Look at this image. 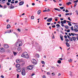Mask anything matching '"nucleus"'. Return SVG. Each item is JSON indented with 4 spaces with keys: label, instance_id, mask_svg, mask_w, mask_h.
Returning <instances> with one entry per match:
<instances>
[{
    "label": "nucleus",
    "instance_id": "dca6fc26",
    "mask_svg": "<svg viewBox=\"0 0 78 78\" xmlns=\"http://www.w3.org/2000/svg\"><path fill=\"white\" fill-rule=\"evenodd\" d=\"M54 19H55V22H57V21H58V19H58V17H54Z\"/></svg>",
    "mask_w": 78,
    "mask_h": 78
},
{
    "label": "nucleus",
    "instance_id": "e2e57ef3",
    "mask_svg": "<svg viewBox=\"0 0 78 78\" xmlns=\"http://www.w3.org/2000/svg\"><path fill=\"white\" fill-rule=\"evenodd\" d=\"M47 11V10H45L43 11V12H46Z\"/></svg>",
    "mask_w": 78,
    "mask_h": 78
},
{
    "label": "nucleus",
    "instance_id": "6e6552de",
    "mask_svg": "<svg viewBox=\"0 0 78 78\" xmlns=\"http://www.w3.org/2000/svg\"><path fill=\"white\" fill-rule=\"evenodd\" d=\"M17 51H22V49L20 47H18L17 48Z\"/></svg>",
    "mask_w": 78,
    "mask_h": 78
},
{
    "label": "nucleus",
    "instance_id": "b1692460",
    "mask_svg": "<svg viewBox=\"0 0 78 78\" xmlns=\"http://www.w3.org/2000/svg\"><path fill=\"white\" fill-rule=\"evenodd\" d=\"M57 63H58V64H61V61L60 60H58L57 61Z\"/></svg>",
    "mask_w": 78,
    "mask_h": 78
},
{
    "label": "nucleus",
    "instance_id": "052dcab7",
    "mask_svg": "<svg viewBox=\"0 0 78 78\" xmlns=\"http://www.w3.org/2000/svg\"><path fill=\"white\" fill-rule=\"evenodd\" d=\"M58 59H59L60 60H61V61H62V58H58Z\"/></svg>",
    "mask_w": 78,
    "mask_h": 78
},
{
    "label": "nucleus",
    "instance_id": "aec40b11",
    "mask_svg": "<svg viewBox=\"0 0 78 78\" xmlns=\"http://www.w3.org/2000/svg\"><path fill=\"white\" fill-rule=\"evenodd\" d=\"M60 38L61 40V41H63V37L62 36H60Z\"/></svg>",
    "mask_w": 78,
    "mask_h": 78
},
{
    "label": "nucleus",
    "instance_id": "09e8293b",
    "mask_svg": "<svg viewBox=\"0 0 78 78\" xmlns=\"http://www.w3.org/2000/svg\"><path fill=\"white\" fill-rule=\"evenodd\" d=\"M52 28H55V25H54L53 26H51Z\"/></svg>",
    "mask_w": 78,
    "mask_h": 78
},
{
    "label": "nucleus",
    "instance_id": "a878e982",
    "mask_svg": "<svg viewBox=\"0 0 78 78\" xmlns=\"http://www.w3.org/2000/svg\"><path fill=\"white\" fill-rule=\"evenodd\" d=\"M69 39L71 42H73V39H72V38L71 37L70 38H69Z\"/></svg>",
    "mask_w": 78,
    "mask_h": 78
},
{
    "label": "nucleus",
    "instance_id": "774afa93",
    "mask_svg": "<svg viewBox=\"0 0 78 78\" xmlns=\"http://www.w3.org/2000/svg\"><path fill=\"white\" fill-rule=\"evenodd\" d=\"M58 16H59V17H61V14H59V15H58Z\"/></svg>",
    "mask_w": 78,
    "mask_h": 78
},
{
    "label": "nucleus",
    "instance_id": "f3484780",
    "mask_svg": "<svg viewBox=\"0 0 78 78\" xmlns=\"http://www.w3.org/2000/svg\"><path fill=\"white\" fill-rule=\"evenodd\" d=\"M16 67H20V64H16Z\"/></svg>",
    "mask_w": 78,
    "mask_h": 78
},
{
    "label": "nucleus",
    "instance_id": "2eb2a0df",
    "mask_svg": "<svg viewBox=\"0 0 78 78\" xmlns=\"http://www.w3.org/2000/svg\"><path fill=\"white\" fill-rule=\"evenodd\" d=\"M54 9L56 11H61V9L56 8H54Z\"/></svg>",
    "mask_w": 78,
    "mask_h": 78
},
{
    "label": "nucleus",
    "instance_id": "37998d69",
    "mask_svg": "<svg viewBox=\"0 0 78 78\" xmlns=\"http://www.w3.org/2000/svg\"><path fill=\"white\" fill-rule=\"evenodd\" d=\"M47 75H50V73L49 72H47Z\"/></svg>",
    "mask_w": 78,
    "mask_h": 78
},
{
    "label": "nucleus",
    "instance_id": "412c9836",
    "mask_svg": "<svg viewBox=\"0 0 78 78\" xmlns=\"http://www.w3.org/2000/svg\"><path fill=\"white\" fill-rule=\"evenodd\" d=\"M74 28H75V29H78V26L76 25H75Z\"/></svg>",
    "mask_w": 78,
    "mask_h": 78
},
{
    "label": "nucleus",
    "instance_id": "0e129e2a",
    "mask_svg": "<svg viewBox=\"0 0 78 78\" xmlns=\"http://www.w3.org/2000/svg\"><path fill=\"white\" fill-rule=\"evenodd\" d=\"M35 74H34V73H33L32 74V75L31 76H34V75Z\"/></svg>",
    "mask_w": 78,
    "mask_h": 78
},
{
    "label": "nucleus",
    "instance_id": "4c0bfd02",
    "mask_svg": "<svg viewBox=\"0 0 78 78\" xmlns=\"http://www.w3.org/2000/svg\"><path fill=\"white\" fill-rule=\"evenodd\" d=\"M70 29H69L68 30L66 31V32L67 33H69V32H70Z\"/></svg>",
    "mask_w": 78,
    "mask_h": 78
},
{
    "label": "nucleus",
    "instance_id": "c9c22d12",
    "mask_svg": "<svg viewBox=\"0 0 78 78\" xmlns=\"http://www.w3.org/2000/svg\"><path fill=\"white\" fill-rule=\"evenodd\" d=\"M56 26L58 27H60V25H59V24H57L56 25Z\"/></svg>",
    "mask_w": 78,
    "mask_h": 78
},
{
    "label": "nucleus",
    "instance_id": "de8ad7c7",
    "mask_svg": "<svg viewBox=\"0 0 78 78\" xmlns=\"http://www.w3.org/2000/svg\"><path fill=\"white\" fill-rule=\"evenodd\" d=\"M70 13H66L65 14L66 16H68V15H69Z\"/></svg>",
    "mask_w": 78,
    "mask_h": 78
},
{
    "label": "nucleus",
    "instance_id": "ea45409f",
    "mask_svg": "<svg viewBox=\"0 0 78 78\" xmlns=\"http://www.w3.org/2000/svg\"><path fill=\"white\" fill-rule=\"evenodd\" d=\"M65 41H66V42H69V39H66Z\"/></svg>",
    "mask_w": 78,
    "mask_h": 78
},
{
    "label": "nucleus",
    "instance_id": "9b49d317",
    "mask_svg": "<svg viewBox=\"0 0 78 78\" xmlns=\"http://www.w3.org/2000/svg\"><path fill=\"white\" fill-rule=\"evenodd\" d=\"M17 70L18 72H21V68H18L17 69Z\"/></svg>",
    "mask_w": 78,
    "mask_h": 78
},
{
    "label": "nucleus",
    "instance_id": "7c9ffc66",
    "mask_svg": "<svg viewBox=\"0 0 78 78\" xmlns=\"http://www.w3.org/2000/svg\"><path fill=\"white\" fill-rule=\"evenodd\" d=\"M52 35L53 36V37H52V39H55V36H54V35L53 34V33H52Z\"/></svg>",
    "mask_w": 78,
    "mask_h": 78
},
{
    "label": "nucleus",
    "instance_id": "e433bc0d",
    "mask_svg": "<svg viewBox=\"0 0 78 78\" xmlns=\"http://www.w3.org/2000/svg\"><path fill=\"white\" fill-rule=\"evenodd\" d=\"M65 28H66V29H69V27L67 26H65Z\"/></svg>",
    "mask_w": 78,
    "mask_h": 78
},
{
    "label": "nucleus",
    "instance_id": "f8f14e48",
    "mask_svg": "<svg viewBox=\"0 0 78 78\" xmlns=\"http://www.w3.org/2000/svg\"><path fill=\"white\" fill-rule=\"evenodd\" d=\"M69 75L70 76L72 77V76H73V74L72 73V72L70 71L69 72Z\"/></svg>",
    "mask_w": 78,
    "mask_h": 78
},
{
    "label": "nucleus",
    "instance_id": "680f3d73",
    "mask_svg": "<svg viewBox=\"0 0 78 78\" xmlns=\"http://www.w3.org/2000/svg\"><path fill=\"white\" fill-rule=\"evenodd\" d=\"M61 25L62 27H64V24H62Z\"/></svg>",
    "mask_w": 78,
    "mask_h": 78
},
{
    "label": "nucleus",
    "instance_id": "4d7b16f0",
    "mask_svg": "<svg viewBox=\"0 0 78 78\" xmlns=\"http://www.w3.org/2000/svg\"><path fill=\"white\" fill-rule=\"evenodd\" d=\"M74 3H77V2H78V0H76V1H74Z\"/></svg>",
    "mask_w": 78,
    "mask_h": 78
},
{
    "label": "nucleus",
    "instance_id": "6e6d98bb",
    "mask_svg": "<svg viewBox=\"0 0 78 78\" xmlns=\"http://www.w3.org/2000/svg\"><path fill=\"white\" fill-rule=\"evenodd\" d=\"M15 3H18V1H16L15 2Z\"/></svg>",
    "mask_w": 78,
    "mask_h": 78
},
{
    "label": "nucleus",
    "instance_id": "5701e85b",
    "mask_svg": "<svg viewBox=\"0 0 78 78\" xmlns=\"http://www.w3.org/2000/svg\"><path fill=\"white\" fill-rule=\"evenodd\" d=\"M66 44L67 47H70V44L67 42H66Z\"/></svg>",
    "mask_w": 78,
    "mask_h": 78
},
{
    "label": "nucleus",
    "instance_id": "9d476101",
    "mask_svg": "<svg viewBox=\"0 0 78 78\" xmlns=\"http://www.w3.org/2000/svg\"><path fill=\"white\" fill-rule=\"evenodd\" d=\"M23 3H24V2H20L19 5L20 6H21L22 5H23Z\"/></svg>",
    "mask_w": 78,
    "mask_h": 78
},
{
    "label": "nucleus",
    "instance_id": "4be33fe9",
    "mask_svg": "<svg viewBox=\"0 0 78 78\" xmlns=\"http://www.w3.org/2000/svg\"><path fill=\"white\" fill-rule=\"evenodd\" d=\"M10 9H13V8H14V6L13 5L10 6Z\"/></svg>",
    "mask_w": 78,
    "mask_h": 78
},
{
    "label": "nucleus",
    "instance_id": "ddd939ff",
    "mask_svg": "<svg viewBox=\"0 0 78 78\" xmlns=\"http://www.w3.org/2000/svg\"><path fill=\"white\" fill-rule=\"evenodd\" d=\"M20 59H17L16 61V62L18 63H20Z\"/></svg>",
    "mask_w": 78,
    "mask_h": 78
},
{
    "label": "nucleus",
    "instance_id": "69168bd1",
    "mask_svg": "<svg viewBox=\"0 0 78 78\" xmlns=\"http://www.w3.org/2000/svg\"><path fill=\"white\" fill-rule=\"evenodd\" d=\"M60 20H64V19H63V18H60Z\"/></svg>",
    "mask_w": 78,
    "mask_h": 78
},
{
    "label": "nucleus",
    "instance_id": "864d4df0",
    "mask_svg": "<svg viewBox=\"0 0 78 78\" xmlns=\"http://www.w3.org/2000/svg\"><path fill=\"white\" fill-rule=\"evenodd\" d=\"M66 12H69V11L67 9L65 11Z\"/></svg>",
    "mask_w": 78,
    "mask_h": 78
},
{
    "label": "nucleus",
    "instance_id": "1a4fd4ad",
    "mask_svg": "<svg viewBox=\"0 0 78 78\" xmlns=\"http://www.w3.org/2000/svg\"><path fill=\"white\" fill-rule=\"evenodd\" d=\"M4 47L5 48H9V46L7 44H5L4 45Z\"/></svg>",
    "mask_w": 78,
    "mask_h": 78
},
{
    "label": "nucleus",
    "instance_id": "8fccbe9b",
    "mask_svg": "<svg viewBox=\"0 0 78 78\" xmlns=\"http://www.w3.org/2000/svg\"><path fill=\"white\" fill-rule=\"evenodd\" d=\"M71 35L73 36H74V34H73V33H71Z\"/></svg>",
    "mask_w": 78,
    "mask_h": 78
},
{
    "label": "nucleus",
    "instance_id": "bf43d9fd",
    "mask_svg": "<svg viewBox=\"0 0 78 78\" xmlns=\"http://www.w3.org/2000/svg\"><path fill=\"white\" fill-rule=\"evenodd\" d=\"M68 20H69L70 21H71V20H70V17H68Z\"/></svg>",
    "mask_w": 78,
    "mask_h": 78
},
{
    "label": "nucleus",
    "instance_id": "4468645a",
    "mask_svg": "<svg viewBox=\"0 0 78 78\" xmlns=\"http://www.w3.org/2000/svg\"><path fill=\"white\" fill-rule=\"evenodd\" d=\"M72 39H73V41H76V37H72Z\"/></svg>",
    "mask_w": 78,
    "mask_h": 78
},
{
    "label": "nucleus",
    "instance_id": "a18cd8bd",
    "mask_svg": "<svg viewBox=\"0 0 78 78\" xmlns=\"http://www.w3.org/2000/svg\"><path fill=\"white\" fill-rule=\"evenodd\" d=\"M68 25L69 26H72V24L70 23H68Z\"/></svg>",
    "mask_w": 78,
    "mask_h": 78
},
{
    "label": "nucleus",
    "instance_id": "393cba45",
    "mask_svg": "<svg viewBox=\"0 0 78 78\" xmlns=\"http://www.w3.org/2000/svg\"><path fill=\"white\" fill-rule=\"evenodd\" d=\"M41 10H38L37 12L38 14H41Z\"/></svg>",
    "mask_w": 78,
    "mask_h": 78
},
{
    "label": "nucleus",
    "instance_id": "0eeeda50",
    "mask_svg": "<svg viewBox=\"0 0 78 78\" xmlns=\"http://www.w3.org/2000/svg\"><path fill=\"white\" fill-rule=\"evenodd\" d=\"M52 20H53L52 18H50L48 19L47 21V22H51V21H52Z\"/></svg>",
    "mask_w": 78,
    "mask_h": 78
},
{
    "label": "nucleus",
    "instance_id": "c756f323",
    "mask_svg": "<svg viewBox=\"0 0 78 78\" xmlns=\"http://www.w3.org/2000/svg\"><path fill=\"white\" fill-rule=\"evenodd\" d=\"M74 30L75 31V32H78V30L76 29H74Z\"/></svg>",
    "mask_w": 78,
    "mask_h": 78
},
{
    "label": "nucleus",
    "instance_id": "c85d7f7f",
    "mask_svg": "<svg viewBox=\"0 0 78 78\" xmlns=\"http://www.w3.org/2000/svg\"><path fill=\"white\" fill-rule=\"evenodd\" d=\"M13 54L15 56H16V55H17V53L15 52H13Z\"/></svg>",
    "mask_w": 78,
    "mask_h": 78
},
{
    "label": "nucleus",
    "instance_id": "f257e3e1",
    "mask_svg": "<svg viewBox=\"0 0 78 78\" xmlns=\"http://www.w3.org/2000/svg\"><path fill=\"white\" fill-rule=\"evenodd\" d=\"M21 56L23 58H25L26 59L29 58V56L28 55V53L27 52H24L21 55Z\"/></svg>",
    "mask_w": 78,
    "mask_h": 78
},
{
    "label": "nucleus",
    "instance_id": "72a5a7b5",
    "mask_svg": "<svg viewBox=\"0 0 78 78\" xmlns=\"http://www.w3.org/2000/svg\"><path fill=\"white\" fill-rule=\"evenodd\" d=\"M36 57H37V58H39V55L38 54H36Z\"/></svg>",
    "mask_w": 78,
    "mask_h": 78
},
{
    "label": "nucleus",
    "instance_id": "79ce46f5",
    "mask_svg": "<svg viewBox=\"0 0 78 78\" xmlns=\"http://www.w3.org/2000/svg\"><path fill=\"white\" fill-rule=\"evenodd\" d=\"M61 23H62V24H64V22L62 21H61Z\"/></svg>",
    "mask_w": 78,
    "mask_h": 78
},
{
    "label": "nucleus",
    "instance_id": "13d9d810",
    "mask_svg": "<svg viewBox=\"0 0 78 78\" xmlns=\"http://www.w3.org/2000/svg\"><path fill=\"white\" fill-rule=\"evenodd\" d=\"M64 37L65 38H66H66H67V36L66 35H65Z\"/></svg>",
    "mask_w": 78,
    "mask_h": 78
},
{
    "label": "nucleus",
    "instance_id": "a19ab883",
    "mask_svg": "<svg viewBox=\"0 0 78 78\" xmlns=\"http://www.w3.org/2000/svg\"><path fill=\"white\" fill-rule=\"evenodd\" d=\"M60 8L61 9H64V7H61Z\"/></svg>",
    "mask_w": 78,
    "mask_h": 78
},
{
    "label": "nucleus",
    "instance_id": "f704fd0d",
    "mask_svg": "<svg viewBox=\"0 0 78 78\" xmlns=\"http://www.w3.org/2000/svg\"><path fill=\"white\" fill-rule=\"evenodd\" d=\"M71 30L72 31H73V27H71Z\"/></svg>",
    "mask_w": 78,
    "mask_h": 78
},
{
    "label": "nucleus",
    "instance_id": "5fc2aeb1",
    "mask_svg": "<svg viewBox=\"0 0 78 78\" xmlns=\"http://www.w3.org/2000/svg\"><path fill=\"white\" fill-rule=\"evenodd\" d=\"M17 78H19V74H17Z\"/></svg>",
    "mask_w": 78,
    "mask_h": 78
},
{
    "label": "nucleus",
    "instance_id": "338daca9",
    "mask_svg": "<svg viewBox=\"0 0 78 78\" xmlns=\"http://www.w3.org/2000/svg\"><path fill=\"white\" fill-rule=\"evenodd\" d=\"M18 31H19V32H20V29H18Z\"/></svg>",
    "mask_w": 78,
    "mask_h": 78
},
{
    "label": "nucleus",
    "instance_id": "2f4dec72",
    "mask_svg": "<svg viewBox=\"0 0 78 78\" xmlns=\"http://www.w3.org/2000/svg\"><path fill=\"white\" fill-rule=\"evenodd\" d=\"M63 23L66 24V22H67V21H66V20H65L63 21Z\"/></svg>",
    "mask_w": 78,
    "mask_h": 78
},
{
    "label": "nucleus",
    "instance_id": "49530a36",
    "mask_svg": "<svg viewBox=\"0 0 78 78\" xmlns=\"http://www.w3.org/2000/svg\"><path fill=\"white\" fill-rule=\"evenodd\" d=\"M31 19H34V16H32L31 17Z\"/></svg>",
    "mask_w": 78,
    "mask_h": 78
},
{
    "label": "nucleus",
    "instance_id": "473e14b6",
    "mask_svg": "<svg viewBox=\"0 0 78 78\" xmlns=\"http://www.w3.org/2000/svg\"><path fill=\"white\" fill-rule=\"evenodd\" d=\"M51 74H52V76H55V73H51Z\"/></svg>",
    "mask_w": 78,
    "mask_h": 78
},
{
    "label": "nucleus",
    "instance_id": "a211bd4d",
    "mask_svg": "<svg viewBox=\"0 0 78 78\" xmlns=\"http://www.w3.org/2000/svg\"><path fill=\"white\" fill-rule=\"evenodd\" d=\"M70 4H72V3H71L70 2H67L66 4L67 5H68V6H69V5H70Z\"/></svg>",
    "mask_w": 78,
    "mask_h": 78
},
{
    "label": "nucleus",
    "instance_id": "3c124183",
    "mask_svg": "<svg viewBox=\"0 0 78 78\" xmlns=\"http://www.w3.org/2000/svg\"><path fill=\"white\" fill-rule=\"evenodd\" d=\"M1 78H5V77H4V76H3L2 75H1Z\"/></svg>",
    "mask_w": 78,
    "mask_h": 78
},
{
    "label": "nucleus",
    "instance_id": "20e7f679",
    "mask_svg": "<svg viewBox=\"0 0 78 78\" xmlns=\"http://www.w3.org/2000/svg\"><path fill=\"white\" fill-rule=\"evenodd\" d=\"M0 52H1L2 53L5 52V49L3 48H0Z\"/></svg>",
    "mask_w": 78,
    "mask_h": 78
},
{
    "label": "nucleus",
    "instance_id": "f03ea898",
    "mask_svg": "<svg viewBox=\"0 0 78 78\" xmlns=\"http://www.w3.org/2000/svg\"><path fill=\"white\" fill-rule=\"evenodd\" d=\"M22 43L21 41H18L17 42L16 44V47H20V46H22Z\"/></svg>",
    "mask_w": 78,
    "mask_h": 78
},
{
    "label": "nucleus",
    "instance_id": "39448f33",
    "mask_svg": "<svg viewBox=\"0 0 78 78\" xmlns=\"http://www.w3.org/2000/svg\"><path fill=\"white\" fill-rule=\"evenodd\" d=\"M32 62L34 64L36 65V64H37V61H36L34 59H32Z\"/></svg>",
    "mask_w": 78,
    "mask_h": 78
},
{
    "label": "nucleus",
    "instance_id": "423d86ee",
    "mask_svg": "<svg viewBox=\"0 0 78 78\" xmlns=\"http://www.w3.org/2000/svg\"><path fill=\"white\" fill-rule=\"evenodd\" d=\"M21 74L22 75H23V76L25 75L26 73H25V70L23 69L22 70L21 72Z\"/></svg>",
    "mask_w": 78,
    "mask_h": 78
},
{
    "label": "nucleus",
    "instance_id": "c03bdc74",
    "mask_svg": "<svg viewBox=\"0 0 78 78\" xmlns=\"http://www.w3.org/2000/svg\"><path fill=\"white\" fill-rule=\"evenodd\" d=\"M61 73H58V76H60V75H61Z\"/></svg>",
    "mask_w": 78,
    "mask_h": 78
},
{
    "label": "nucleus",
    "instance_id": "603ef678",
    "mask_svg": "<svg viewBox=\"0 0 78 78\" xmlns=\"http://www.w3.org/2000/svg\"><path fill=\"white\" fill-rule=\"evenodd\" d=\"M51 24V23H47V25H50Z\"/></svg>",
    "mask_w": 78,
    "mask_h": 78
},
{
    "label": "nucleus",
    "instance_id": "58836bf2",
    "mask_svg": "<svg viewBox=\"0 0 78 78\" xmlns=\"http://www.w3.org/2000/svg\"><path fill=\"white\" fill-rule=\"evenodd\" d=\"M6 4L7 5H8V6L10 5V3H9V2H7Z\"/></svg>",
    "mask_w": 78,
    "mask_h": 78
},
{
    "label": "nucleus",
    "instance_id": "7ed1b4c3",
    "mask_svg": "<svg viewBox=\"0 0 78 78\" xmlns=\"http://www.w3.org/2000/svg\"><path fill=\"white\" fill-rule=\"evenodd\" d=\"M34 67V66L33 65H30L27 67V69L28 70H32L33 67Z\"/></svg>",
    "mask_w": 78,
    "mask_h": 78
},
{
    "label": "nucleus",
    "instance_id": "6ab92c4d",
    "mask_svg": "<svg viewBox=\"0 0 78 78\" xmlns=\"http://www.w3.org/2000/svg\"><path fill=\"white\" fill-rule=\"evenodd\" d=\"M72 61H73V60L71 59H70L68 60V62H72Z\"/></svg>",
    "mask_w": 78,
    "mask_h": 78
},
{
    "label": "nucleus",
    "instance_id": "bb28decb",
    "mask_svg": "<svg viewBox=\"0 0 78 78\" xmlns=\"http://www.w3.org/2000/svg\"><path fill=\"white\" fill-rule=\"evenodd\" d=\"M11 27V26H10V25H8L7 27V29H8V28H10V27Z\"/></svg>",
    "mask_w": 78,
    "mask_h": 78
},
{
    "label": "nucleus",
    "instance_id": "cd10ccee",
    "mask_svg": "<svg viewBox=\"0 0 78 78\" xmlns=\"http://www.w3.org/2000/svg\"><path fill=\"white\" fill-rule=\"evenodd\" d=\"M41 63L42 64H43V65H45V62H44V61H42Z\"/></svg>",
    "mask_w": 78,
    "mask_h": 78
}]
</instances>
